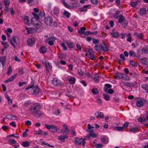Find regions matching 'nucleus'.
Listing matches in <instances>:
<instances>
[{"label":"nucleus","instance_id":"6","mask_svg":"<svg viewBox=\"0 0 148 148\" xmlns=\"http://www.w3.org/2000/svg\"><path fill=\"white\" fill-rule=\"evenodd\" d=\"M55 38L49 37L46 40V42H48L49 45L52 46L54 45V41H55Z\"/></svg>","mask_w":148,"mask_h":148},{"label":"nucleus","instance_id":"25","mask_svg":"<svg viewBox=\"0 0 148 148\" xmlns=\"http://www.w3.org/2000/svg\"><path fill=\"white\" fill-rule=\"evenodd\" d=\"M129 53L130 56H132L134 58L137 57L136 53L133 51H130Z\"/></svg>","mask_w":148,"mask_h":148},{"label":"nucleus","instance_id":"11","mask_svg":"<svg viewBox=\"0 0 148 148\" xmlns=\"http://www.w3.org/2000/svg\"><path fill=\"white\" fill-rule=\"evenodd\" d=\"M114 29H113L112 32L110 33V34L113 38H118L119 37V34L118 32H114Z\"/></svg>","mask_w":148,"mask_h":148},{"label":"nucleus","instance_id":"54","mask_svg":"<svg viewBox=\"0 0 148 148\" xmlns=\"http://www.w3.org/2000/svg\"><path fill=\"white\" fill-rule=\"evenodd\" d=\"M120 11H116V12L114 14V17L116 19H117L118 18V15L119 14Z\"/></svg>","mask_w":148,"mask_h":148},{"label":"nucleus","instance_id":"47","mask_svg":"<svg viewBox=\"0 0 148 148\" xmlns=\"http://www.w3.org/2000/svg\"><path fill=\"white\" fill-rule=\"evenodd\" d=\"M88 57L91 60H94L95 59V57L91 53H89L88 54Z\"/></svg>","mask_w":148,"mask_h":148},{"label":"nucleus","instance_id":"5","mask_svg":"<svg viewBox=\"0 0 148 148\" xmlns=\"http://www.w3.org/2000/svg\"><path fill=\"white\" fill-rule=\"evenodd\" d=\"M31 114L33 116L36 117H40L43 115V114L39 110L35 111L34 112L31 113Z\"/></svg>","mask_w":148,"mask_h":148},{"label":"nucleus","instance_id":"17","mask_svg":"<svg viewBox=\"0 0 148 148\" xmlns=\"http://www.w3.org/2000/svg\"><path fill=\"white\" fill-rule=\"evenodd\" d=\"M47 48L46 47L42 46L40 48L39 51L42 54H43L47 52Z\"/></svg>","mask_w":148,"mask_h":148},{"label":"nucleus","instance_id":"42","mask_svg":"<svg viewBox=\"0 0 148 148\" xmlns=\"http://www.w3.org/2000/svg\"><path fill=\"white\" fill-rule=\"evenodd\" d=\"M137 37L139 39H141L142 40H144V36L143 34L142 33L138 34L137 35Z\"/></svg>","mask_w":148,"mask_h":148},{"label":"nucleus","instance_id":"43","mask_svg":"<svg viewBox=\"0 0 148 148\" xmlns=\"http://www.w3.org/2000/svg\"><path fill=\"white\" fill-rule=\"evenodd\" d=\"M127 41L131 42L132 41V36L130 33H128L127 35Z\"/></svg>","mask_w":148,"mask_h":148},{"label":"nucleus","instance_id":"32","mask_svg":"<svg viewBox=\"0 0 148 148\" xmlns=\"http://www.w3.org/2000/svg\"><path fill=\"white\" fill-rule=\"evenodd\" d=\"M98 33L97 31H94L93 32H91L90 31H87L84 34L85 35H86L88 34H97Z\"/></svg>","mask_w":148,"mask_h":148},{"label":"nucleus","instance_id":"26","mask_svg":"<svg viewBox=\"0 0 148 148\" xmlns=\"http://www.w3.org/2000/svg\"><path fill=\"white\" fill-rule=\"evenodd\" d=\"M89 6L88 5H84L83 7L79 8V10L81 12H85L87 11V8Z\"/></svg>","mask_w":148,"mask_h":148},{"label":"nucleus","instance_id":"1","mask_svg":"<svg viewBox=\"0 0 148 148\" xmlns=\"http://www.w3.org/2000/svg\"><path fill=\"white\" fill-rule=\"evenodd\" d=\"M9 41L12 46L14 48H16V46L13 42L16 45H18L20 43V40L19 38L15 35L13 36L10 39H9Z\"/></svg>","mask_w":148,"mask_h":148},{"label":"nucleus","instance_id":"12","mask_svg":"<svg viewBox=\"0 0 148 148\" xmlns=\"http://www.w3.org/2000/svg\"><path fill=\"white\" fill-rule=\"evenodd\" d=\"M63 127L64 128L61 130V133L63 134H65L66 135L69 134V132L68 127L64 125Z\"/></svg>","mask_w":148,"mask_h":148},{"label":"nucleus","instance_id":"4","mask_svg":"<svg viewBox=\"0 0 148 148\" xmlns=\"http://www.w3.org/2000/svg\"><path fill=\"white\" fill-rule=\"evenodd\" d=\"M43 21L47 25L50 26L53 21V19L52 17L50 16L45 17Z\"/></svg>","mask_w":148,"mask_h":148},{"label":"nucleus","instance_id":"52","mask_svg":"<svg viewBox=\"0 0 148 148\" xmlns=\"http://www.w3.org/2000/svg\"><path fill=\"white\" fill-rule=\"evenodd\" d=\"M138 4V2L137 1L134 2H131L130 3V5L132 7L134 8L136 7Z\"/></svg>","mask_w":148,"mask_h":148},{"label":"nucleus","instance_id":"22","mask_svg":"<svg viewBox=\"0 0 148 148\" xmlns=\"http://www.w3.org/2000/svg\"><path fill=\"white\" fill-rule=\"evenodd\" d=\"M34 94L36 95L39 92V88L38 86H36L33 87L32 89Z\"/></svg>","mask_w":148,"mask_h":148},{"label":"nucleus","instance_id":"10","mask_svg":"<svg viewBox=\"0 0 148 148\" xmlns=\"http://www.w3.org/2000/svg\"><path fill=\"white\" fill-rule=\"evenodd\" d=\"M94 116L98 118H103L104 117V116L102 112H97L95 113Z\"/></svg>","mask_w":148,"mask_h":148},{"label":"nucleus","instance_id":"59","mask_svg":"<svg viewBox=\"0 0 148 148\" xmlns=\"http://www.w3.org/2000/svg\"><path fill=\"white\" fill-rule=\"evenodd\" d=\"M123 128L122 127H115V129L119 131H122Z\"/></svg>","mask_w":148,"mask_h":148},{"label":"nucleus","instance_id":"58","mask_svg":"<svg viewBox=\"0 0 148 148\" xmlns=\"http://www.w3.org/2000/svg\"><path fill=\"white\" fill-rule=\"evenodd\" d=\"M12 67L11 66H10L9 67L8 71L7 73V75H10L12 72Z\"/></svg>","mask_w":148,"mask_h":148},{"label":"nucleus","instance_id":"53","mask_svg":"<svg viewBox=\"0 0 148 148\" xmlns=\"http://www.w3.org/2000/svg\"><path fill=\"white\" fill-rule=\"evenodd\" d=\"M104 92L106 93H108L109 94H112L113 93L114 91L112 89H109L107 90V91H104Z\"/></svg>","mask_w":148,"mask_h":148},{"label":"nucleus","instance_id":"13","mask_svg":"<svg viewBox=\"0 0 148 148\" xmlns=\"http://www.w3.org/2000/svg\"><path fill=\"white\" fill-rule=\"evenodd\" d=\"M101 51H103L105 52H107L109 50V49L106 47V44L104 42L103 43V45H101Z\"/></svg>","mask_w":148,"mask_h":148},{"label":"nucleus","instance_id":"56","mask_svg":"<svg viewBox=\"0 0 148 148\" xmlns=\"http://www.w3.org/2000/svg\"><path fill=\"white\" fill-rule=\"evenodd\" d=\"M9 142L11 144H15L16 143V141L14 139H11L9 140Z\"/></svg>","mask_w":148,"mask_h":148},{"label":"nucleus","instance_id":"14","mask_svg":"<svg viewBox=\"0 0 148 148\" xmlns=\"http://www.w3.org/2000/svg\"><path fill=\"white\" fill-rule=\"evenodd\" d=\"M27 42L28 45L30 47H32L34 44L35 42L34 40L31 38H28Z\"/></svg>","mask_w":148,"mask_h":148},{"label":"nucleus","instance_id":"23","mask_svg":"<svg viewBox=\"0 0 148 148\" xmlns=\"http://www.w3.org/2000/svg\"><path fill=\"white\" fill-rule=\"evenodd\" d=\"M142 88L144 89L146 92L148 93V84H143L141 85Z\"/></svg>","mask_w":148,"mask_h":148},{"label":"nucleus","instance_id":"39","mask_svg":"<svg viewBox=\"0 0 148 148\" xmlns=\"http://www.w3.org/2000/svg\"><path fill=\"white\" fill-rule=\"evenodd\" d=\"M17 74H16L14 75H12L10 78L8 79V80H9L10 82H11L13 81L15 78L17 77Z\"/></svg>","mask_w":148,"mask_h":148},{"label":"nucleus","instance_id":"3","mask_svg":"<svg viewBox=\"0 0 148 148\" xmlns=\"http://www.w3.org/2000/svg\"><path fill=\"white\" fill-rule=\"evenodd\" d=\"M146 102V101L145 99L139 98L138 99L136 102V106L138 107H141L143 106L144 104Z\"/></svg>","mask_w":148,"mask_h":148},{"label":"nucleus","instance_id":"28","mask_svg":"<svg viewBox=\"0 0 148 148\" xmlns=\"http://www.w3.org/2000/svg\"><path fill=\"white\" fill-rule=\"evenodd\" d=\"M58 129H59V128L58 127L54 126L53 125H52V127L51 130H50V131L53 132H56L57 131Z\"/></svg>","mask_w":148,"mask_h":148},{"label":"nucleus","instance_id":"2","mask_svg":"<svg viewBox=\"0 0 148 148\" xmlns=\"http://www.w3.org/2000/svg\"><path fill=\"white\" fill-rule=\"evenodd\" d=\"M41 106L39 103H36L33 104L30 108L29 110L30 113L39 110Z\"/></svg>","mask_w":148,"mask_h":148},{"label":"nucleus","instance_id":"44","mask_svg":"<svg viewBox=\"0 0 148 148\" xmlns=\"http://www.w3.org/2000/svg\"><path fill=\"white\" fill-rule=\"evenodd\" d=\"M1 43L3 45H4V48L5 49H7L9 47L8 44L7 42L2 41Z\"/></svg>","mask_w":148,"mask_h":148},{"label":"nucleus","instance_id":"40","mask_svg":"<svg viewBox=\"0 0 148 148\" xmlns=\"http://www.w3.org/2000/svg\"><path fill=\"white\" fill-rule=\"evenodd\" d=\"M10 3L9 0H4V3L6 8H8L9 7Z\"/></svg>","mask_w":148,"mask_h":148},{"label":"nucleus","instance_id":"8","mask_svg":"<svg viewBox=\"0 0 148 148\" xmlns=\"http://www.w3.org/2000/svg\"><path fill=\"white\" fill-rule=\"evenodd\" d=\"M75 142L78 145H80L82 144L83 146L85 145V144L86 143V142L83 140V139L82 138L80 139L79 138H76Z\"/></svg>","mask_w":148,"mask_h":148},{"label":"nucleus","instance_id":"45","mask_svg":"<svg viewBox=\"0 0 148 148\" xmlns=\"http://www.w3.org/2000/svg\"><path fill=\"white\" fill-rule=\"evenodd\" d=\"M38 16L39 18L41 19L42 18H45V14L44 12H40L38 14Z\"/></svg>","mask_w":148,"mask_h":148},{"label":"nucleus","instance_id":"41","mask_svg":"<svg viewBox=\"0 0 148 148\" xmlns=\"http://www.w3.org/2000/svg\"><path fill=\"white\" fill-rule=\"evenodd\" d=\"M42 25V24L41 22H39L38 23H36L34 25V26L37 29H39L41 27Z\"/></svg>","mask_w":148,"mask_h":148},{"label":"nucleus","instance_id":"57","mask_svg":"<svg viewBox=\"0 0 148 148\" xmlns=\"http://www.w3.org/2000/svg\"><path fill=\"white\" fill-rule=\"evenodd\" d=\"M130 64L133 67H135L136 66L135 62L133 60H130L129 61Z\"/></svg>","mask_w":148,"mask_h":148},{"label":"nucleus","instance_id":"35","mask_svg":"<svg viewBox=\"0 0 148 148\" xmlns=\"http://www.w3.org/2000/svg\"><path fill=\"white\" fill-rule=\"evenodd\" d=\"M5 58L4 57H1L0 58V61L3 66L5 62Z\"/></svg>","mask_w":148,"mask_h":148},{"label":"nucleus","instance_id":"31","mask_svg":"<svg viewBox=\"0 0 148 148\" xmlns=\"http://www.w3.org/2000/svg\"><path fill=\"white\" fill-rule=\"evenodd\" d=\"M139 12L142 15H145L146 13V9L145 8H142L140 9Z\"/></svg>","mask_w":148,"mask_h":148},{"label":"nucleus","instance_id":"48","mask_svg":"<svg viewBox=\"0 0 148 148\" xmlns=\"http://www.w3.org/2000/svg\"><path fill=\"white\" fill-rule=\"evenodd\" d=\"M67 44L69 47L70 48H73L75 47V46L73 45L72 42H68L67 43Z\"/></svg>","mask_w":148,"mask_h":148},{"label":"nucleus","instance_id":"36","mask_svg":"<svg viewBox=\"0 0 148 148\" xmlns=\"http://www.w3.org/2000/svg\"><path fill=\"white\" fill-rule=\"evenodd\" d=\"M71 92V90L70 89H67L66 90L65 93H66V95L69 97H71L72 95L70 94Z\"/></svg>","mask_w":148,"mask_h":148},{"label":"nucleus","instance_id":"24","mask_svg":"<svg viewBox=\"0 0 148 148\" xmlns=\"http://www.w3.org/2000/svg\"><path fill=\"white\" fill-rule=\"evenodd\" d=\"M105 87L103 88V91H107V90H108V89H110L112 87V86L108 84H104Z\"/></svg>","mask_w":148,"mask_h":148},{"label":"nucleus","instance_id":"9","mask_svg":"<svg viewBox=\"0 0 148 148\" xmlns=\"http://www.w3.org/2000/svg\"><path fill=\"white\" fill-rule=\"evenodd\" d=\"M121 83H123V84L125 86H126L127 87H134L135 86V84L134 83L128 82H125L123 81H122Z\"/></svg>","mask_w":148,"mask_h":148},{"label":"nucleus","instance_id":"38","mask_svg":"<svg viewBox=\"0 0 148 148\" xmlns=\"http://www.w3.org/2000/svg\"><path fill=\"white\" fill-rule=\"evenodd\" d=\"M101 45H97L95 46V49L98 52L101 51Z\"/></svg>","mask_w":148,"mask_h":148},{"label":"nucleus","instance_id":"18","mask_svg":"<svg viewBox=\"0 0 148 148\" xmlns=\"http://www.w3.org/2000/svg\"><path fill=\"white\" fill-rule=\"evenodd\" d=\"M123 75H124V74L121 73H116L114 75V77L115 79L119 78L121 79Z\"/></svg>","mask_w":148,"mask_h":148},{"label":"nucleus","instance_id":"55","mask_svg":"<svg viewBox=\"0 0 148 148\" xmlns=\"http://www.w3.org/2000/svg\"><path fill=\"white\" fill-rule=\"evenodd\" d=\"M90 132L89 134L90 137H92L93 138H96L97 137V135L93 133L92 132Z\"/></svg>","mask_w":148,"mask_h":148},{"label":"nucleus","instance_id":"37","mask_svg":"<svg viewBox=\"0 0 148 148\" xmlns=\"http://www.w3.org/2000/svg\"><path fill=\"white\" fill-rule=\"evenodd\" d=\"M91 91L93 94L95 95L99 93V91L96 88H92Z\"/></svg>","mask_w":148,"mask_h":148},{"label":"nucleus","instance_id":"50","mask_svg":"<svg viewBox=\"0 0 148 148\" xmlns=\"http://www.w3.org/2000/svg\"><path fill=\"white\" fill-rule=\"evenodd\" d=\"M139 61H140L143 64H145L147 62V58H139Z\"/></svg>","mask_w":148,"mask_h":148},{"label":"nucleus","instance_id":"60","mask_svg":"<svg viewBox=\"0 0 148 148\" xmlns=\"http://www.w3.org/2000/svg\"><path fill=\"white\" fill-rule=\"evenodd\" d=\"M95 145L97 148H101L103 147V145L100 143L97 144Z\"/></svg>","mask_w":148,"mask_h":148},{"label":"nucleus","instance_id":"16","mask_svg":"<svg viewBox=\"0 0 148 148\" xmlns=\"http://www.w3.org/2000/svg\"><path fill=\"white\" fill-rule=\"evenodd\" d=\"M100 140L104 144H106L108 143V138L106 136H104L101 138Z\"/></svg>","mask_w":148,"mask_h":148},{"label":"nucleus","instance_id":"62","mask_svg":"<svg viewBox=\"0 0 148 148\" xmlns=\"http://www.w3.org/2000/svg\"><path fill=\"white\" fill-rule=\"evenodd\" d=\"M32 14L34 17L37 19V21H38V19L39 18L38 15L34 12H33Z\"/></svg>","mask_w":148,"mask_h":148},{"label":"nucleus","instance_id":"46","mask_svg":"<svg viewBox=\"0 0 148 148\" xmlns=\"http://www.w3.org/2000/svg\"><path fill=\"white\" fill-rule=\"evenodd\" d=\"M97 103L99 106H101L102 105V102L101 100L99 98H97L96 101Z\"/></svg>","mask_w":148,"mask_h":148},{"label":"nucleus","instance_id":"51","mask_svg":"<svg viewBox=\"0 0 148 148\" xmlns=\"http://www.w3.org/2000/svg\"><path fill=\"white\" fill-rule=\"evenodd\" d=\"M45 66H46V70L48 71V69H51L52 68V66L49 63H46Z\"/></svg>","mask_w":148,"mask_h":148},{"label":"nucleus","instance_id":"29","mask_svg":"<svg viewBox=\"0 0 148 148\" xmlns=\"http://www.w3.org/2000/svg\"><path fill=\"white\" fill-rule=\"evenodd\" d=\"M88 128L86 129V130L87 132H90L93 131V130L91 129V128H94V127L93 126H91L90 124H88Z\"/></svg>","mask_w":148,"mask_h":148},{"label":"nucleus","instance_id":"27","mask_svg":"<svg viewBox=\"0 0 148 148\" xmlns=\"http://www.w3.org/2000/svg\"><path fill=\"white\" fill-rule=\"evenodd\" d=\"M86 29V28L84 27H81L80 29L78 30L77 32L79 33L80 34H84L85 30Z\"/></svg>","mask_w":148,"mask_h":148},{"label":"nucleus","instance_id":"19","mask_svg":"<svg viewBox=\"0 0 148 148\" xmlns=\"http://www.w3.org/2000/svg\"><path fill=\"white\" fill-rule=\"evenodd\" d=\"M125 20V17L122 15L121 14L119 16V18L118 19V22L120 23H122Z\"/></svg>","mask_w":148,"mask_h":148},{"label":"nucleus","instance_id":"15","mask_svg":"<svg viewBox=\"0 0 148 148\" xmlns=\"http://www.w3.org/2000/svg\"><path fill=\"white\" fill-rule=\"evenodd\" d=\"M29 18L27 16H24L23 18V20L25 23L28 26H30V23H29Z\"/></svg>","mask_w":148,"mask_h":148},{"label":"nucleus","instance_id":"7","mask_svg":"<svg viewBox=\"0 0 148 148\" xmlns=\"http://www.w3.org/2000/svg\"><path fill=\"white\" fill-rule=\"evenodd\" d=\"M52 84L56 86H58L62 84V82L57 78H54L52 82Z\"/></svg>","mask_w":148,"mask_h":148},{"label":"nucleus","instance_id":"64","mask_svg":"<svg viewBox=\"0 0 148 148\" xmlns=\"http://www.w3.org/2000/svg\"><path fill=\"white\" fill-rule=\"evenodd\" d=\"M64 15L66 16V17H69L70 13L68 11H65L64 12Z\"/></svg>","mask_w":148,"mask_h":148},{"label":"nucleus","instance_id":"49","mask_svg":"<svg viewBox=\"0 0 148 148\" xmlns=\"http://www.w3.org/2000/svg\"><path fill=\"white\" fill-rule=\"evenodd\" d=\"M103 96L106 100L108 101L110 100V97L108 95L106 94H104L103 95Z\"/></svg>","mask_w":148,"mask_h":148},{"label":"nucleus","instance_id":"61","mask_svg":"<svg viewBox=\"0 0 148 148\" xmlns=\"http://www.w3.org/2000/svg\"><path fill=\"white\" fill-rule=\"evenodd\" d=\"M129 123L128 122H125L124 124H123L122 127L123 128H126L128 127V126L129 125Z\"/></svg>","mask_w":148,"mask_h":148},{"label":"nucleus","instance_id":"63","mask_svg":"<svg viewBox=\"0 0 148 148\" xmlns=\"http://www.w3.org/2000/svg\"><path fill=\"white\" fill-rule=\"evenodd\" d=\"M99 76L97 75H96L95 77L94 78V80L95 82H97V83L99 82Z\"/></svg>","mask_w":148,"mask_h":148},{"label":"nucleus","instance_id":"21","mask_svg":"<svg viewBox=\"0 0 148 148\" xmlns=\"http://www.w3.org/2000/svg\"><path fill=\"white\" fill-rule=\"evenodd\" d=\"M76 81V78L73 77H71L68 79V81L69 83L72 85H73L75 83Z\"/></svg>","mask_w":148,"mask_h":148},{"label":"nucleus","instance_id":"20","mask_svg":"<svg viewBox=\"0 0 148 148\" xmlns=\"http://www.w3.org/2000/svg\"><path fill=\"white\" fill-rule=\"evenodd\" d=\"M68 138L67 135L64 136H59L58 137V139L60 141L64 142L65 141V139Z\"/></svg>","mask_w":148,"mask_h":148},{"label":"nucleus","instance_id":"34","mask_svg":"<svg viewBox=\"0 0 148 148\" xmlns=\"http://www.w3.org/2000/svg\"><path fill=\"white\" fill-rule=\"evenodd\" d=\"M29 143L28 141H25L22 143V145L24 147H27L29 145Z\"/></svg>","mask_w":148,"mask_h":148},{"label":"nucleus","instance_id":"33","mask_svg":"<svg viewBox=\"0 0 148 148\" xmlns=\"http://www.w3.org/2000/svg\"><path fill=\"white\" fill-rule=\"evenodd\" d=\"M125 81L128 80L130 79L129 76L126 75L124 74V75H123L121 79Z\"/></svg>","mask_w":148,"mask_h":148},{"label":"nucleus","instance_id":"30","mask_svg":"<svg viewBox=\"0 0 148 148\" xmlns=\"http://www.w3.org/2000/svg\"><path fill=\"white\" fill-rule=\"evenodd\" d=\"M138 128L136 127H134L132 128H130L129 131L131 132L135 133L138 131Z\"/></svg>","mask_w":148,"mask_h":148}]
</instances>
